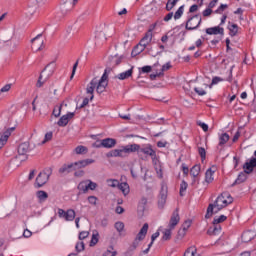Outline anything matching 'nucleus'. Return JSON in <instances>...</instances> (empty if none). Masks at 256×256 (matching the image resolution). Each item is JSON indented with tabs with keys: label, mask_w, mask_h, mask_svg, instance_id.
<instances>
[{
	"label": "nucleus",
	"mask_w": 256,
	"mask_h": 256,
	"mask_svg": "<svg viewBox=\"0 0 256 256\" xmlns=\"http://www.w3.org/2000/svg\"><path fill=\"white\" fill-rule=\"evenodd\" d=\"M231 203H233V197H231V194L223 192L216 198L214 203L208 205L205 219H211L214 213H219V211H222V209H225V207L231 205Z\"/></svg>",
	"instance_id": "1"
},
{
	"label": "nucleus",
	"mask_w": 256,
	"mask_h": 256,
	"mask_svg": "<svg viewBox=\"0 0 256 256\" xmlns=\"http://www.w3.org/2000/svg\"><path fill=\"white\" fill-rule=\"evenodd\" d=\"M108 85H109V74L107 70H105L100 79L95 77L87 85L86 93L88 95H91L90 101H93L95 97L93 95V93H95V89H96V92L99 93V95H101V93H105V90L107 89Z\"/></svg>",
	"instance_id": "2"
},
{
	"label": "nucleus",
	"mask_w": 256,
	"mask_h": 256,
	"mask_svg": "<svg viewBox=\"0 0 256 256\" xmlns=\"http://www.w3.org/2000/svg\"><path fill=\"white\" fill-rule=\"evenodd\" d=\"M56 67H57V64H55V61L50 62L41 72L38 78L36 87L38 88L43 87V85H45V83H47V81L49 80V77H51L53 73H55Z\"/></svg>",
	"instance_id": "3"
},
{
	"label": "nucleus",
	"mask_w": 256,
	"mask_h": 256,
	"mask_svg": "<svg viewBox=\"0 0 256 256\" xmlns=\"http://www.w3.org/2000/svg\"><path fill=\"white\" fill-rule=\"evenodd\" d=\"M53 174V169L45 168L42 172L38 174L36 177V185L37 187H43L47 181H49V177Z\"/></svg>",
	"instance_id": "4"
},
{
	"label": "nucleus",
	"mask_w": 256,
	"mask_h": 256,
	"mask_svg": "<svg viewBox=\"0 0 256 256\" xmlns=\"http://www.w3.org/2000/svg\"><path fill=\"white\" fill-rule=\"evenodd\" d=\"M201 16H199V14H196L192 17H190L187 22H186V29L187 31H193L195 29H197L199 27V25H201Z\"/></svg>",
	"instance_id": "5"
},
{
	"label": "nucleus",
	"mask_w": 256,
	"mask_h": 256,
	"mask_svg": "<svg viewBox=\"0 0 256 256\" xmlns=\"http://www.w3.org/2000/svg\"><path fill=\"white\" fill-rule=\"evenodd\" d=\"M148 231H149V224L145 223L142 226V228L140 229V231L138 232V234L133 242L134 249H137V247L139 246V241H143V239H145V237H147Z\"/></svg>",
	"instance_id": "6"
},
{
	"label": "nucleus",
	"mask_w": 256,
	"mask_h": 256,
	"mask_svg": "<svg viewBox=\"0 0 256 256\" xmlns=\"http://www.w3.org/2000/svg\"><path fill=\"white\" fill-rule=\"evenodd\" d=\"M167 184L165 182L161 183L160 196L158 199V207L159 209H163L165 207V203H167Z\"/></svg>",
	"instance_id": "7"
},
{
	"label": "nucleus",
	"mask_w": 256,
	"mask_h": 256,
	"mask_svg": "<svg viewBox=\"0 0 256 256\" xmlns=\"http://www.w3.org/2000/svg\"><path fill=\"white\" fill-rule=\"evenodd\" d=\"M33 51H41L45 45L43 40V34H38L35 38L31 40Z\"/></svg>",
	"instance_id": "8"
},
{
	"label": "nucleus",
	"mask_w": 256,
	"mask_h": 256,
	"mask_svg": "<svg viewBox=\"0 0 256 256\" xmlns=\"http://www.w3.org/2000/svg\"><path fill=\"white\" fill-rule=\"evenodd\" d=\"M127 155H129V154L127 152L126 146H122L119 149H114V150H111L110 152H108L106 154V157H108V158H111V157H126Z\"/></svg>",
	"instance_id": "9"
},
{
	"label": "nucleus",
	"mask_w": 256,
	"mask_h": 256,
	"mask_svg": "<svg viewBox=\"0 0 256 256\" xmlns=\"http://www.w3.org/2000/svg\"><path fill=\"white\" fill-rule=\"evenodd\" d=\"M75 5H77V2H75L74 0H65L64 3L61 5L62 15H67V13H71Z\"/></svg>",
	"instance_id": "10"
},
{
	"label": "nucleus",
	"mask_w": 256,
	"mask_h": 256,
	"mask_svg": "<svg viewBox=\"0 0 256 256\" xmlns=\"http://www.w3.org/2000/svg\"><path fill=\"white\" fill-rule=\"evenodd\" d=\"M15 131V127H11L7 129L4 133L0 132V149H3L5 147V143H7L9 137H11V133Z\"/></svg>",
	"instance_id": "11"
},
{
	"label": "nucleus",
	"mask_w": 256,
	"mask_h": 256,
	"mask_svg": "<svg viewBox=\"0 0 256 256\" xmlns=\"http://www.w3.org/2000/svg\"><path fill=\"white\" fill-rule=\"evenodd\" d=\"M146 155L147 157H155V154L157 153L151 144H145L143 147H140V154Z\"/></svg>",
	"instance_id": "12"
},
{
	"label": "nucleus",
	"mask_w": 256,
	"mask_h": 256,
	"mask_svg": "<svg viewBox=\"0 0 256 256\" xmlns=\"http://www.w3.org/2000/svg\"><path fill=\"white\" fill-rule=\"evenodd\" d=\"M30 151H33V148H31V143L28 141L19 144L18 155H27V153H30Z\"/></svg>",
	"instance_id": "13"
},
{
	"label": "nucleus",
	"mask_w": 256,
	"mask_h": 256,
	"mask_svg": "<svg viewBox=\"0 0 256 256\" xmlns=\"http://www.w3.org/2000/svg\"><path fill=\"white\" fill-rule=\"evenodd\" d=\"M73 117H75V113L74 112H69L66 115H63L57 122V125L59 127H67L68 123H69V119H73Z\"/></svg>",
	"instance_id": "14"
},
{
	"label": "nucleus",
	"mask_w": 256,
	"mask_h": 256,
	"mask_svg": "<svg viewBox=\"0 0 256 256\" xmlns=\"http://www.w3.org/2000/svg\"><path fill=\"white\" fill-rule=\"evenodd\" d=\"M181 220V218L179 217V209H176L173 213L172 216L170 218V222L168 227L170 229H175V227H177V225L179 224V221Z\"/></svg>",
	"instance_id": "15"
},
{
	"label": "nucleus",
	"mask_w": 256,
	"mask_h": 256,
	"mask_svg": "<svg viewBox=\"0 0 256 256\" xmlns=\"http://www.w3.org/2000/svg\"><path fill=\"white\" fill-rule=\"evenodd\" d=\"M256 167V159L255 158H251L250 161L246 162L243 165V169L245 171V173H247V175H251V173H253V170Z\"/></svg>",
	"instance_id": "16"
},
{
	"label": "nucleus",
	"mask_w": 256,
	"mask_h": 256,
	"mask_svg": "<svg viewBox=\"0 0 256 256\" xmlns=\"http://www.w3.org/2000/svg\"><path fill=\"white\" fill-rule=\"evenodd\" d=\"M207 35H225V29L220 26H215L206 29Z\"/></svg>",
	"instance_id": "17"
},
{
	"label": "nucleus",
	"mask_w": 256,
	"mask_h": 256,
	"mask_svg": "<svg viewBox=\"0 0 256 256\" xmlns=\"http://www.w3.org/2000/svg\"><path fill=\"white\" fill-rule=\"evenodd\" d=\"M92 163H95L94 159H85V160H79L77 162H74V166L76 167V171H77L78 169H83L88 165H92Z\"/></svg>",
	"instance_id": "18"
},
{
	"label": "nucleus",
	"mask_w": 256,
	"mask_h": 256,
	"mask_svg": "<svg viewBox=\"0 0 256 256\" xmlns=\"http://www.w3.org/2000/svg\"><path fill=\"white\" fill-rule=\"evenodd\" d=\"M71 171H77L75 167V163L63 164L59 169V173L63 175L64 173H71Z\"/></svg>",
	"instance_id": "19"
},
{
	"label": "nucleus",
	"mask_w": 256,
	"mask_h": 256,
	"mask_svg": "<svg viewBox=\"0 0 256 256\" xmlns=\"http://www.w3.org/2000/svg\"><path fill=\"white\" fill-rule=\"evenodd\" d=\"M115 145H117V140L113 138L102 139V147H104L105 149H113Z\"/></svg>",
	"instance_id": "20"
},
{
	"label": "nucleus",
	"mask_w": 256,
	"mask_h": 256,
	"mask_svg": "<svg viewBox=\"0 0 256 256\" xmlns=\"http://www.w3.org/2000/svg\"><path fill=\"white\" fill-rule=\"evenodd\" d=\"M151 41H153V33L151 32H146L144 37L140 40V45H142V47H147V45H149V43H151Z\"/></svg>",
	"instance_id": "21"
},
{
	"label": "nucleus",
	"mask_w": 256,
	"mask_h": 256,
	"mask_svg": "<svg viewBox=\"0 0 256 256\" xmlns=\"http://www.w3.org/2000/svg\"><path fill=\"white\" fill-rule=\"evenodd\" d=\"M126 147V151L129 155V153H138V155H140L141 152V145L139 144H131V145H127Z\"/></svg>",
	"instance_id": "22"
},
{
	"label": "nucleus",
	"mask_w": 256,
	"mask_h": 256,
	"mask_svg": "<svg viewBox=\"0 0 256 256\" xmlns=\"http://www.w3.org/2000/svg\"><path fill=\"white\" fill-rule=\"evenodd\" d=\"M245 181H247V173H245L244 170V172L239 173L237 179L232 184V187H235V185H241V183H245Z\"/></svg>",
	"instance_id": "23"
},
{
	"label": "nucleus",
	"mask_w": 256,
	"mask_h": 256,
	"mask_svg": "<svg viewBox=\"0 0 256 256\" xmlns=\"http://www.w3.org/2000/svg\"><path fill=\"white\" fill-rule=\"evenodd\" d=\"M133 75V67L125 72H122L116 76V79H119L120 81H125V79H129Z\"/></svg>",
	"instance_id": "24"
},
{
	"label": "nucleus",
	"mask_w": 256,
	"mask_h": 256,
	"mask_svg": "<svg viewBox=\"0 0 256 256\" xmlns=\"http://www.w3.org/2000/svg\"><path fill=\"white\" fill-rule=\"evenodd\" d=\"M36 197L38 198L40 203H43V202L47 201V199H49V194H47V192H45L43 190H39L36 192Z\"/></svg>",
	"instance_id": "25"
},
{
	"label": "nucleus",
	"mask_w": 256,
	"mask_h": 256,
	"mask_svg": "<svg viewBox=\"0 0 256 256\" xmlns=\"http://www.w3.org/2000/svg\"><path fill=\"white\" fill-rule=\"evenodd\" d=\"M118 189L122 191L123 195L127 196L130 193L129 184L122 182L118 184Z\"/></svg>",
	"instance_id": "26"
},
{
	"label": "nucleus",
	"mask_w": 256,
	"mask_h": 256,
	"mask_svg": "<svg viewBox=\"0 0 256 256\" xmlns=\"http://www.w3.org/2000/svg\"><path fill=\"white\" fill-rule=\"evenodd\" d=\"M145 47L139 43L131 52L132 57H137V55H140V53H143L145 51Z\"/></svg>",
	"instance_id": "27"
},
{
	"label": "nucleus",
	"mask_w": 256,
	"mask_h": 256,
	"mask_svg": "<svg viewBox=\"0 0 256 256\" xmlns=\"http://www.w3.org/2000/svg\"><path fill=\"white\" fill-rule=\"evenodd\" d=\"M221 234V225L210 227L207 231V235H220Z\"/></svg>",
	"instance_id": "28"
},
{
	"label": "nucleus",
	"mask_w": 256,
	"mask_h": 256,
	"mask_svg": "<svg viewBox=\"0 0 256 256\" xmlns=\"http://www.w3.org/2000/svg\"><path fill=\"white\" fill-rule=\"evenodd\" d=\"M65 221H74L75 220V210L68 209L64 215Z\"/></svg>",
	"instance_id": "29"
},
{
	"label": "nucleus",
	"mask_w": 256,
	"mask_h": 256,
	"mask_svg": "<svg viewBox=\"0 0 256 256\" xmlns=\"http://www.w3.org/2000/svg\"><path fill=\"white\" fill-rule=\"evenodd\" d=\"M230 137L229 134L227 133H222L219 136V147H223V145H225L228 141H229Z\"/></svg>",
	"instance_id": "30"
},
{
	"label": "nucleus",
	"mask_w": 256,
	"mask_h": 256,
	"mask_svg": "<svg viewBox=\"0 0 256 256\" xmlns=\"http://www.w3.org/2000/svg\"><path fill=\"white\" fill-rule=\"evenodd\" d=\"M76 155H85L89 152V149L83 145L77 146L74 150Z\"/></svg>",
	"instance_id": "31"
},
{
	"label": "nucleus",
	"mask_w": 256,
	"mask_h": 256,
	"mask_svg": "<svg viewBox=\"0 0 256 256\" xmlns=\"http://www.w3.org/2000/svg\"><path fill=\"white\" fill-rule=\"evenodd\" d=\"M173 228H167L163 231L162 241H169L171 239Z\"/></svg>",
	"instance_id": "32"
},
{
	"label": "nucleus",
	"mask_w": 256,
	"mask_h": 256,
	"mask_svg": "<svg viewBox=\"0 0 256 256\" xmlns=\"http://www.w3.org/2000/svg\"><path fill=\"white\" fill-rule=\"evenodd\" d=\"M114 227L116 231L119 233V235H122L123 231H125V223L118 221L114 224Z\"/></svg>",
	"instance_id": "33"
},
{
	"label": "nucleus",
	"mask_w": 256,
	"mask_h": 256,
	"mask_svg": "<svg viewBox=\"0 0 256 256\" xmlns=\"http://www.w3.org/2000/svg\"><path fill=\"white\" fill-rule=\"evenodd\" d=\"M228 29L230 31V36L231 37H235V35H237L238 31H239V26H237V24H231L228 26Z\"/></svg>",
	"instance_id": "34"
},
{
	"label": "nucleus",
	"mask_w": 256,
	"mask_h": 256,
	"mask_svg": "<svg viewBox=\"0 0 256 256\" xmlns=\"http://www.w3.org/2000/svg\"><path fill=\"white\" fill-rule=\"evenodd\" d=\"M184 12H185V5H182L178 8V10L174 14L175 21H177L180 17H183Z\"/></svg>",
	"instance_id": "35"
},
{
	"label": "nucleus",
	"mask_w": 256,
	"mask_h": 256,
	"mask_svg": "<svg viewBox=\"0 0 256 256\" xmlns=\"http://www.w3.org/2000/svg\"><path fill=\"white\" fill-rule=\"evenodd\" d=\"M184 256H199L197 255V248H195V246H191L185 251Z\"/></svg>",
	"instance_id": "36"
},
{
	"label": "nucleus",
	"mask_w": 256,
	"mask_h": 256,
	"mask_svg": "<svg viewBox=\"0 0 256 256\" xmlns=\"http://www.w3.org/2000/svg\"><path fill=\"white\" fill-rule=\"evenodd\" d=\"M200 171H201V166L195 165V166H193V167L191 168L190 174L192 175V177H198Z\"/></svg>",
	"instance_id": "37"
},
{
	"label": "nucleus",
	"mask_w": 256,
	"mask_h": 256,
	"mask_svg": "<svg viewBox=\"0 0 256 256\" xmlns=\"http://www.w3.org/2000/svg\"><path fill=\"white\" fill-rule=\"evenodd\" d=\"M87 183H89V181L87 180H83L78 184V190L82 191V193H87Z\"/></svg>",
	"instance_id": "38"
},
{
	"label": "nucleus",
	"mask_w": 256,
	"mask_h": 256,
	"mask_svg": "<svg viewBox=\"0 0 256 256\" xmlns=\"http://www.w3.org/2000/svg\"><path fill=\"white\" fill-rule=\"evenodd\" d=\"M61 109H63V104L55 106L52 115H54V117H61Z\"/></svg>",
	"instance_id": "39"
},
{
	"label": "nucleus",
	"mask_w": 256,
	"mask_h": 256,
	"mask_svg": "<svg viewBox=\"0 0 256 256\" xmlns=\"http://www.w3.org/2000/svg\"><path fill=\"white\" fill-rule=\"evenodd\" d=\"M187 187H189V184L185 180H183L180 184V196L183 197L185 195V192L187 191Z\"/></svg>",
	"instance_id": "40"
},
{
	"label": "nucleus",
	"mask_w": 256,
	"mask_h": 256,
	"mask_svg": "<svg viewBox=\"0 0 256 256\" xmlns=\"http://www.w3.org/2000/svg\"><path fill=\"white\" fill-rule=\"evenodd\" d=\"M213 173H215V172L213 170H211V168L206 171V178H205L206 183L213 182Z\"/></svg>",
	"instance_id": "41"
},
{
	"label": "nucleus",
	"mask_w": 256,
	"mask_h": 256,
	"mask_svg": "<svg viewBox=\"0 0 256 256\" xmlns=\"http://www.w3.org/2000/svg\"><path fill=\"white\" fill-rule=\"evenodd\" d=\"M87 192L88 191H95V189H97V183L87 179Z\"/></svg>",
	"instance_id": "42"
},
{
	"label": "nucleus",
	"mask_w": 256,
	"mask_h": 256,
	"mask_svg": "<svg viewBox=\"0 0 256 256\" xmlns=\"http://www.w3.org/2000/svg\"><path fill=\"white\" fill-rule=\"evenodd\" d=\"M106 183L108 187H113V188L119 187V180L117 179H108L106 180Z\"/></svg>",
	"instance_id": "43"
},
{
	"label": "nucleus",
	"mask_w": 256,
	"mask_h": 256,
	"mask_svg": "<svg viewBox=\"0 0 256 256\" xmlns=\"http://www.w3.org/2000/svg\"><path fill=\"white\" fill-rule=\"evenodd\" d=\"M223 221H227V216L220 215L219 217L214 218L213 225H218L219 223H223Z\"/></svg>",
	"instance_id": "44"
},
{
	"label": "nucleus",
	"mask_w": 256,
	"mask_h": 256,
	"mask_svg": "<svg viewBox=\"0 0 256 256\" xmlns=\"http://www.w3.org/2000/svg\"><path fill=\"white\" fill-rule=\"evenodd\" d=\"M177 5V0H168L166 3V11H171Z\"/></svg>",
	"instance_id": "45"
},
{
	"label": "nucleus",
	"mask_w": 256,
	"mask_h": 256,
	"mask_svg": "<svg viewBox=\"0 0 256 256\" xmlns=\"http://www.w3.org/2000/svg\"><path fill=\"white\" fill-rule=\"evenodd\" d=\"M251 239H253V237H251V232L247 231L242 234V240L244 241V243H249Z\"/></svg>",
	"instance_id": "46"
},
{
	"label": "nucleus",
	"mask_w": 256,
	"mask_h": 256,
	"mask_svg": "<svg viewBox=\"0 0 256 256\" xmlns=\"http://www.w3.org/2000/svg\"><path fill=\"white\" fill-rule=\"evenodd\" d=\"M152 163L154 165V169L157 167H161V162L159 161V158L157 157V153L154 154V156H151Z\"/></svg>",
	"instance_id": "47"
},
{
	"label": "nucleus",
	"mask_w": 256,
	"mask_h": 256,
	"mask_svg": "<svg viewBox=\"0 0 256 256\" xmlns=\"http://www.w3.org/2000/svg\"><path fill=\"white\" fill-rule=\"evenodd\" d=\"M102 256H117V252L115 251L113 246H110L109 249Z\"/></svg>",
	"instance_id": "48"
},
{
	"label": "nucleus",
	"mask_w": 256,
	"mask_h": 256,
	"mask_svg": "<svg viewBox=\"0 0 256 256\" xmlns=\"http://www.w3.org/2000/svg\"><path fill=\"white\" fill-rule=\"evenodd\" d=\"M97 237H99V234H93L92 235V238H91V241H90V247H93V246H95V245H97V243H99V238H97Z\"/></svg>",
	"instance_id": "49"
},
{
	"label": "nucleus",
	"mask_w": 256,
	"mask_h": 256,
	"mask_svg": "<svg viewBox=\"0 0 256 256\" xmlns=\"http://www.w3.org/2000/svg\"><path fill=\"white\" fill-rule=\"evenodd\" d=\"M75 249L78 253H81V251H85V243L78 242L75 246Z\"/></svg>",
	"instance_id": "50"
},
{
	"label": "nucleus",
	"mask_w": 256,
	"mask_h": 256,
	"mask_svg": "<svg viewBox=\"0 0 256 256\" xmlns=\"http://www.w3.org/2000/svg\"><path fill=\"white\" fill-rule=\"evenodd\" d=\"M198 153H199L202 161H204L205 157L207 156V152L205 151V148L199 147L198 148Z\"/></svg>",
	"instance_id": "51"
},
{
	"label": "nucleus",
	"mask_w": 256,
	"mask_h": 256,
	"mask_svg": "<svg viewBox=\"0 0 256 256\" xmlns=\"http://www.w3.org/2000/svg\"><path fill=\"white\" fill-rule=\"evenodd\" d=\"M195 93L197 95H200V97H203V95H207V91H205L203 88L196 87L194 88Z\"/></svg>",
	"instance_id": "52"
},
{
	"label": "nucleus",
	"mask_w": 256,
	"mask_h": 256,
	"mask_svg": "<svg viewBox=\"0 0 256 256\" xmlns=\"http://www.w3.org/2000/svg\"><path fill=\"white\" fill-rule=\"evenodd\" d=\"M197 125H198L199 127H201V129H202L204 132L209 131V125H207L205 122L198 121V122H197Z\"/></svg>",
	"instance_id": "53"
},
{
	"label": "nucleus",
	"mask_w": 256,
	"mask_h": 256,
	"mask_svg": "<svg viewBox=\"0 0 256 256\" xmlns=\"http://www.w3.org/2000/svg\"><path fill=\"white\" fill-rule=\"evenodd\" d=\"M89 237V231H82L79 233L78 239L83 241V239H87Z\"/></svg>",
	"instance_id": "54"
},
{
	"label": "nucleus",
	"mask_w": 256,
	"mask_h": 256,
	"mask_svg": "<svg viewBox=\"0 0 256 256\" xmlns=\"http://www.w3.org/2000/svg\"><path fill=\"white\" fill-rule=\"evenodd\" d=\"M96 40L99 41V39H102V41H107V37H105L104 32H98L95 36Z\"/></svg>",
	"instance_id": "55"
},
{
	"label": "nucleus",
	"mask_w": 256,
	"mask_h": 256,
	"mask_svg": "<svg viewBox=\"0 0 256 256\" xmlns=\"http://www.w3.org/2000/svg\"><path fill=\"white\" fill-rule=\"evenodd\" d=\"M155 171H156L157 176L159 177V179H163V168L161 166H157L155 168Z\"/></svg>",
	"instance_id": "56"
},
{
	"label": "nucleus",
	"mask_w": 256,
	"mask_h": 256,
	"mask_svg": "<svg viewBox=\"0 0 256 256\" xmlns=\"http://www.w3.org/2000/svg\"><path fill=\"white\" fill-rule=\"evenodd\" d=\"M227 4H221L220 7L215 11V13H218L219 15H221V13H223L225 11V9H227Z\"/></svg>",
	"instance_id": "57"
},
{
	"label": "nucleus",
	"mask_w": 256,
	"mask_h": 256,
	"mask_svg": "<svg viewBox=\"0 0 256 256\" xmlns=\"http://www.w3.org/2000/svg\"><path fill=\"white\" fill-rule=\"evenodd\" d=\"M185 235H187V230H183V228H182L178 231L177 239H183V237H185Z\"/></svg>",
	"instance_id": "58"
},
{
	"label": "nucleus",
	"mask_w": 256,
	"mask_h": 256,
	"mask_svg": "<svg viewBox=\"0 0 256 256\" xmlns=\"http://www.w3.org/2000/svg\"><path fill=\"white\" fill-rule=\"evenodd\" d=\"M189 227H191V220H186L182 225V229L188 231Z\"/></svg>",
	"instance_id": "59"
},
{
	"label": "nucleus",
	"mask_w": 256,
	"mask_h": 256,
	"mask_svg": "<svg viewBox=\"0 0 256 256\" xmlns=\"http://www.w3.org/2000/svg\"><path fill=\"white\" fill-rule=\"evenodd\" d=\"M11 91V84H6L5 86H3L1 89H0V92L1 93H7Z\"/></svg>",
	"instance_id": "60"
},
{
	"label": "nucleus",
	"mask_w": 256,
	"mask_h": 256,
	"mask_svg": "<svg viewBox=\"0 0 256 256\" xmlns=\"http://www.w3.org/2000/svg\"><path fill=\"white\" fill-rule=\"evenodd\" d=\"M211 13H213V10L211 8H207L202 12L203 17H211Z\"/></svg>",
	"instance_id": "61"
},
{
	"label": "nucleus",
	"mask_w": 256,
	"mask_h": 256,
	"mask_svg": "<svg viewBox=\"0 0 256 256\" xmlns=\"http://www.w3.org/2000/svg\"><path fill=\"white\" fill-rule=\"evenodd\" d=\"M51 139H53V132H48L45 134V139L43 143H47V141H51Z\"/></svg>",
	"instance_id": "62"
},
{
	"label": "nucleus",
	"mask_w": 256,
	"mask_h": 256,
	"mask_svg": "<svg viewBox=\"0 0 256 256\" xmlns=\"http://www.w3.org/2000/svg\"><path fill=\"white\" fill-rule=\"evenodd\" d=\"M88 202L90 203V205H97V197L89 196L88 197Z\"/></svg>",
	"instance_id": "63"
},
{
	"label": "nucleus",
	"mask_w": 256,
	"mask_h": 256,
	"mask_svg": "<svg viewBox=\"0 0 256 256\" xmlns=\"http://www.w3.org/2000/svg\"><path fill=\"white\" fill-rule=\"evenodd\" d=\"M221 81H223V78L216 76L212 79L211 85H217V83H221Z\"/></svg>",
	"instance_id": "64"
}]
</instances>
